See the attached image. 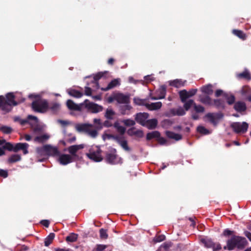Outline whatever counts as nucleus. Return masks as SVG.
Segmentation results:
<instances>
[{"instance_id": "f257e3e1", "label": "nucleus", "mask_w": 251, "mask_h": 251, "mask_svg": "<svg viewBox=\"0 0 251 251\" xmlns=\"http://www.w3.org/2000/svg\"><path fill=\"white\" fill-rule=\"evenodd\" d=\"M222 235L226 237L230 236L226 240V246L224 247L225 250H243L248 245V242L246 238L236 235L233 230L226 228L224 230Z\"/></svg>"}, {"instance_id": "f03ea898", "label": "nucleus", "mask_w": 251, "mask_h": 251, "mask_svg": "<svg viewBox=\"0 0 251 251\" xmlns=\"http://www.w3.org/2000/svg\"><path fill=\"white\" fill-rule=\"evenodd\" d=\"M84 144L75 145L69 147L67 149L70 154H60L58 161L63 165H67L73 162L80 161L83 158V153L80 151L84 148Z\"/></svg>"}, {"instance_id": "7ed1b4c3", "label": "nucleus", "mask_w": 251, "mask_h": 251, "mask_svg": "<svg viewBox=\"0 0 251 251\" xmlns=\"http://www.w3.org/2000/svg\"><path fill=\"white\" fill-rule=\"evenodd\" d=\"M33 134L36 136L34 139V142L43 144L42 147H37L36 149L37 156L39 161H43L47 158V145L46 142L47 141V135L44 133L43 126H32Z\"/></svg>"}, {"instance_id": "20e7f679", "label": "nucleus", "mask_w": 251, "mask_h": 251, "mask_svg": "<svg viewBox=\"0 0 251 251\" xmlns=\"http://www.w3.org/2000/svg\"><path fill=\"white\" fill-rule=\"evenodd\" d=\"M28 98L35 99L31 103V107L33 111L42 113L47 109V101L43 100L39 95L30 94Z\"/></svg>"}, {"instance_id": "39448f33", "label": "nucleus", "mask_w": 251, "mask_h": 251, "mask_svg": "<svg viewBox=\"0 0 251 251\" xmlns=\"http://www.w3.org/2000/svg\"><path fill=\"white\" fill-rule=\"evenodd\" d=\"M102 151L98 146H92L90 148L89 152L86 153L87 157L95 162H100L102 160Z\"/></svg>"}, {"instance_id": "423d86ee", "label": "nucleus", "mask_w": 251, "mask_h": 251, "mask_svg": "<svg viewBox=\"0 0 251 251\" xmlns=\"http://www.w3.org/2000/svg\"><path fill=\"white\" fill-rule=\"evenodd\" d=\"M116 130L120 134V136L117 140V142L126 151H130V149L128 146L127 142L123 136L125 134L126 128L125 126H114Z\"/></svg>"}, {"instance_id": "0eeeda50", "label": "nucleus", "mask_w": 251, "mask_h": 251, "mask_svg": "<svg viewBox=\"0 0 251 251\" xmlns=\"http://www.w3.org/2000/svg\"><path fill=\"white\" fill-rule=\"evenodd\" d=\"M147 140H151L154 139L160 145L168 146L169 142L167 139L160 136V133L157 131L149 132L147 134Z\"/></svg>"}, {"instance_id": "6e6552de", "label": "nucleus", "mask_w": 251, "mask_h": 251, "mask_svg": "<svg viewBox=\"0 0 251 251\" xmlns=\"http://www.w3.org/2000/svg\"><path fill=\"white\" fill-rule=\"evenodd\" d=\"M76 130L79 132L84 133L95 138L98 135V132L101 129L102 126H96L97 128H93L94 126H75Z\"/></svg>"}, {"instance_id": "1a4fd4ad", "label": "nucleus", "mask_w": 251, "mask_h": 251, "mask_svg": "<svg viewBox=\"0 0 251 251\" xmlns=\"http://www.w3.org/2000/svg\"><path fill=\"white\" fill-rule=\"evenodd\" d=\"M14 121L22 125L28 124L30 126H39L37 118L32 115H28L27 119L25 120L21 119L19 117H15Z\"/></svg>"}, {"instance_id": "9d476101", "label": "nucleus", "mask_w": 251, "mask_h": 251, "mask_svg": "<svg viewBox=\"0 0 251 251\" xmlns=\"http://www.w3.org/2000/svg\"><path fill=\"white\" fill-rule=\"evenodd\" d=\"M89 110L92 113H98L102 111L103 107L97 103L90 102L89 100H86L83 102V105Z\"/></svg>"}, {"instance_id": "9b49d317", "label": "nucleus", "mask_w": 251, "mask_h": 251, "mask_svg": "<svg viewBox=\"0 0 251 251\" xmlns=\"http://www.w3.org/2000/svg\"><path fill=\"white\" fill-rule=\"evenodd\" d=\"M165 134L167 138V139L169 142V145L171 144L170 141L176 142L181 140L182 138V135L181 133H176L173 131L166 130L165 132Z\"/></svg>"}, {"instance_id": "f8f14e48", "label": "nucleus", "mask_w": 251, "mask_h": 251, "mask_svg": "<svg viewBox=\"0 0 251 251\" xmlns=\"http://www.w3.org/2000/svg\"><path fill=\"white\" fill-rule=\"evenodd\" d=\"M224 115L221 112L216 113H207L205 117L210 122L211 124L216 125L219 120L223 117Z\"/></svg>"}, {"instance_id": "ddd939ff", "label": "nucleus", "mask_w": 251, "mask_h": 251, "mask_svg": "<svg viewBox=\"0 0 251 251\" xmlns=\"http://www.w3.org/2000/svg\"><path fill=\"white\" fill-rule=\"evenodd\" d=\"M149 114L146 112L137 113L135 116L136 122L141 126H145L147 120L149 118Z\"/></svg>"}, {"instance_id": "4468645a", "label": "nucleus", "mask_w": 251, "mask_h": 251, "mask_svg": "<svg viewBox=\"0 0 251 251\" xmlns=\"http://www.w3.org/2000/svg\"><path fill=\"white\" fill-rule=\"evenodd\" d=\"M115 100L119 103L128 104L130 102L129 96L123 93H117L115 95Z\"/></svg>"}, {"instance_id": "2eb2a0df", "label": "nucleus", "mask_w": 251, "mask_h": 251, "mask_svg": "<svg viewBox=\"0 0 251 251\" xmlns=\"http://www.w3.org/2000/svg\"><path fill=\"white\" fill-rule=\"evenodd\" d=\"M29 145L26 143H18L14 145V152L22 151L24 154L28 153Z\"/></svg>"}, {"instance_id": "dca6fc26", "label": "nucleus", "mask_w": 251, "mask_h": 251, "mask_svg": "<svg viewBox=\"0 0 251 251\" xmlns=\"http://www.w3.org/2000/svg\"><path fill=\"white\" fill-rule=\"evenodd\" d=\"M127 133L131 136H134L137 138H141L143 137L144 133L142 130L140 129H137L135 127L132 126L131 128H129L127 131Z\"/></svg>"}, {"instance_id": "f3484780", "label": "nucleus", "mask_w": 251, "mask_h": 251, "mask_svg": "<svg viewBox=\"0 0 251 251\" xmlns=\"http://www.w3.org/2000/svg\"><path fill=\"white\" fill-rule=\"evenodd\" d=\"M67 106L70 110L80 111L82 109V107L83 105V103L80 104L75 103L72 100H68L67 101Z\"/></svg>"}, {"instance_id": "a211bd4d", "label": "nucleus", "mask_w": 251, "mask_h": 251, "mask_svg": "<svg viewBox=\"0 0 251 251\" xmlns=\"http://www.w3.org/2000/svg\"><path fill=\"white\" fill-rule=\"evenodd\" d=\"M120 84V79L116 78L114 79L111 81L108 84L107 86L105 88H101V90L104 91H107L110 89H111L118 85Z\"/></svg>"}, {"instance_id": "6ab92c4d", "label": "nucleus", "mask_w": 251, "mask_h": 251, "mask_svg": "<svg viewBox=\"0 0 251 251\" xmlns=\"http://www.w3.org/2000/svg\"><path fill=\"white\" fill-rule=\"evenodd\" d=\"M106 161L111 164H116L117 161V155L115 153H108L105 156Z\"/></svg>"}, {"instance_id": "aec40b11", "label": "nucleus", "mask_w": 251, "mask_h": 251, "mask_svg": "<svg viewBox=\"0 0 251 251\" xmlns=\"http://www.w3.org/2000/svg\"><path fill=\"white\" fill-rule=\"evenodd\" d=\"M15 96L12 93H9L6 95V99H5V102L10 104L13 106H16L18 104V102L14 100Z\"/></svg>"}, {"instance_id": "412c9836", "label": "nucleus", "mask_w": 251, "mask_h": 251, "mask_svg": "<svg viewBox=\"0 0 251 251\" xmlns=\"http://www.w3.org/2000/svg\"><path fill=\"white\" fill-rule=\"evenodd\" d=\"M162 103L160 101L156 102H152L151 103H147L146 107L150 110H157L159 109L162 107Z\"/></svg>"}, {"instance_id": "4be33fe9", "label": "nucleus", "mask_w": 251, "mask_h": 251, "mask_svg": "<svg viewBox=\"0 0 251 251\" xmlns=\"http://www.w3.org/2000/svg\"><path fill=\"white\" fill-rule=\"evenodd\" d=\"M60 152L57 147H54L48 145V156L51 155L54 157H58Z\"/></svg>"}, {"instance_id": "5701e85b", "label": "nucleus", "mask_w": 251, "mask_h": 251, "mask_svg": "<svg viewBox=\"0 0 251 251\" xmlns=\"http://www.w3.org/2000/svg\"><path fill=\"white\" fill-rule=\"evenodd\" d=\"M234 108L236 111L239 112L245 111L247 109L245 103L242 101L236 102L234 105Z\"/></svg>"}, {"instance_id": "b1692460", "label": "nucleus", "mask_w": 251, "mask_h": 251, "mask_svg": "<svg viewBox=\"0 0 251 251\" xmlns=\"http://www.w3.org/2000/svg\"><path fill=\"white\" fill-rule=\"evenodd\" d=\"M186 80L183 81L182 79H176L170 82V85L176 88H179L185 85Z\"/></svg>"}, {"instance_id": "393cba45", "label": "nucleus", "mask_w": 251, "mask_h": 251, "mask_svg": "<svg viewBox=\"0 0 251 251\" xmlns=\"http://www.w3.org/2000/svg\"><path fill=\"white\" fill-rule=\"evenodd\" d=\"M248 126H231L232 130L236 134H241L247 132Z\"/></svg>"}, {"instance_id": "a878e982", "label": "nucleus", "mask_w": 251, "mask_h": 251, "mask_svg": "<svg viewBox=\"0 0 251 251\" xmlns=\"http://www.w3.org/2000/svg\"><path fill=\"white\" fill-rule=\"evenodd\" d=\"M237 77L240 79L243 78L247 80H251V74L247 69H245L243 72L238 74Z\"/></svg>"}, {"instance_id": "bb28decb", "label": "nucleus", "mask_w": 251, "mask_h": 251, "mask_svg": "<svg viewBox=\"0 0 251 251\" xmlns=\"http://www.w3.org/2000/svg\"><path fill=\"white\" fill-rule=\"evenodd\" d=\"M213 105L218 109H223L225 107V102L223 100L216 99L214 100Z\"/></svg>"}, {"instance_id": "cd10ccee", "label": "nucleus", "mask_w": 251, "mask_h": 251, "mask_svg": "<svg viewBox=\"0 0 251 251\" xmlns=\"http://www.w3.org/2000/svg\"><path fill=\"white\" fill-rule=\"evenodd\" d=\"M232 33L242 40H245L247 37L246 34L241 30L233 29Z\"/></svg>"}, {"instance_id": "c85d7f7f", "label": "nucleus", "mask_w": 251, "mask_h": 251, "mask_svg": "<svg viewBox=\"0 0 251 251\" xmlns=\"http://www.w3.org/2000/svg\"><path fill=\"white\" fill-rule=\"evenodd\" d=\"M170 111L173 115L183 116L185 114V110L181 107L176 109H172Z\"/></svg>"}, {"instance_id": "c756f323", "label": "nucleus", "mask_w": 251, "mask_h": 251, "mask_svg": "<svg viewBox=\"0 0 251 251\" xmlns=\"http://www.w3.org/2000/svg\"><path fill=\"white\" fill-rule=\"evenodd\" d=\"M201 91L204 94L208 95H211L213 92L212 85L209 84L207 85L203 86L201 88Z\"/></svg>"}, {"instance_id": "7c9ffc66", "label": "nucleus", "mask_w": 251, "mask_h": 251, "mask_svg": "<svg viewBox=\"0 0 251 251\" xmlns=\"http://www.w3.org/2000/svg\"><path fill=\"white\" fill-rule=\"evenodd\" d=\"M119 136H120V134L119 135L113 134L112 133H108V132H105L103 134L102 137H103V140H106V139H108V140L113 139L115 141H117V140L118 139Z\"/></svg>"}, {"instance_id": "2f4dec72", "label": "nucleus", "mask_w": 251, "mask_h": 251, "mask_svg": "<svg viewBox=\"0 0 251 251\" xmlns=\"http://www.w3.org/2000/svg\"><path fill=\"white\" fill-rule=\"evenodd\" d=\"M68 93L72 97L80 98L83 96V93L75 89H70L68 90Z\"/></svg>"}, {"instance_id": "473e14b6", "label": "nucleus", "mask_w": 251, "mask_h": 251, "mask_svg": "<svg viewBox=\"0 0 251 251\" xmlns=\"http://www.w3.org/2000/svg\"><path fill=\"white\" fill-rule=\"evenodd\" d=\"M200 101L206 105H213V101L212 100V99L210 98L209 96H204L201 97L200 98Z\"/></svg>"}, {"instance_id": "72a5a7b5", "label": "nucleus", "mask_w": 251, "mask_h": 251, "mask_svg": "<svg viewBox=\"0 0 251 251\" xmlns=\"http://www.w3.org/2000/svg\"><path fill=\"white\" fill-rule=\"evenodd\" d=\"M197 131L202 135H207L211 132V130L205 128V126H197Z\"/></svg>"}, {"instance_id": "f704fd0d", "label": "nucleus", "mask_w": 251, "mask_h": 251, "mask_svg": "<svg viewBox=\"0 0 251 251\" xmlns=\"http://www.w3.org/2000/svg\"><path fill=\"white\" fill-rule=\"evenodd\" d=\"M21 156L19 154H15L11 155L8 159V162L10 163H13L21 160Z\"/></svg>"}, {"instance_id": "c9c22d12", "label": "nucleus", "mask_w": 251, "mask_h": 251, "mask_svg": "<svg viewBox=\"0 0 251 251\" xmlns=\"http://www.w3.org/2000/svg\"><path fill=\"white\" fill-rule=\"evenodd\" d=\"M12 106L13 105L10 104L5 102L4 100L3 103H2L1 106V109L4 113H8L11 111L12 109Z\"/></svg>"}, {"instance_id": "e433bc0d", "label": "nucleus", "mask_w": 251, "mask_h": 251, "mask_svg": "<svg viewBox=\"0 0 251 251\" xmlns=\"http://www.w3.org/2000/svg\"><path fill=\"white\" fill-rule=\"evenodd\" d=\"M179 95L182 102L186 101V100L189 98L188 92L186 90H183L179 92Z\"/></svg>"}, {"instance_id": "4c0bfd02", "label": "nucleus", "mask_w": 251, "mask_h": 251, "mask_svg": "<svg viewBox=\"0 0 251 251\" xmlns=\"http://www.w3.org/2000/svg\"><path fill=\"white\" fill-rule=\"evenodd\" d=\"M78 238V235L75 233H71L66 237V241L68 242H75Z\"/></svg>"}, {"instance_id": "58836bf2", "label": "nucleus", "mask_w": 251, "mask_h": 251, "mask_svg": "<svg viewBox=\"0 0 251 251\" xmlns=\"http://www.w3.org/2000/svg\"><path fill=\"white\" fill-rule=\"evenodd\" d=\"M146 101V99H141L139 98H134L133 99L134 103L138 105H143L146 106V104L147 103Z\"/></svg>"}, {"instance_id": "ea45409f", "label": "nucleus", "mask_w": 251, "mask_h": 251, "mask_svg": "<svg viewBox=\"0 0 251 251\" xmlns=\"http://www.w3.org/2000/svg\"><path fill=\"white\" fill-rule=\"evenodd\" d=\"M115 113L111 109H107L105 114V117L107 120H112Z\"/></svg>"}, {"instance_id": "a19ab883", "label": "nucleus", "mask_w": 251, "mask_h": 251, "mask_svg": "<svg viewBox=\"0 0 251 251\" xmlns=\"http://www.w3.org/2000/svg\"><path fill=\"white\" fill-rule=\"evenodd\" d=\"M103 76V74L101 72L98 73L94 76V83L96 85L97 88H99V85L98 80Z\"/></svg>"}, {"instance_id": "79ce46f5", "label": "nucleus", "mask_w": 251, "mask_h": 251, "mask_svg": "<svg viewBox=\"0 0 251 251\" xmlns=\"http://www.w3.org/2000/svg\"><path fill=\"white\" fill-rule=\"evenodd\" d=\"M184 108L185 109V110H188L192 106H193L194 105V104H195V102L193 100H188V101H186L185 102H184Z\"/></svg>"}, {"instance_id": "37998d69", "label": "nucleus", "mask_w": 251, "mask_h": 251, "mask_svg": "<svg viewBox=\"0 0 251 251\" xmlns=\"http://www.w3.org/2000/svg\"><path fill=\"white\" fill-rule=\"evenodd\" d=\"M201 242L204 244L207 248H212L214 245V242L211 239H202Z\"/></svg>"}, {"instance_id": "c03bdc74", "label": "nucleus", "mask_w": 251, "mask_h": 251, "mask_svg": "<svg viewBox=\"0 0 251 251\" xmlns=\"http://www.w3.org/2000/svg\"><path fill=\"white\" fill-rule=\"evenodd\" d=\"M4 149L7 150L9 151H14V145L9 142H6L4 143V145L3 146Z\"/></svg>"}, {"instance_id": "a18cd8bd", "label": "nucleus", "mask_w": 251, "mask_h": 251, "mask_svg": "<svg viewBox=\"0 0 251 251\" xmlns=\"http://www.w3.org/2000/svg\"><path fill=\"white\" fill-rule=\"evenodd\" d=\"M194 109L196 113H203L204 111V108L201 105H197L196 103H195L194 105Z\"/></svg>"}, {"instance_id": "49530a36", "label": "nucleus", "mask_w": 251, "mask_h": 251, "mask_svg": "<svg viewBox=\"0 0 251 251\" xmlns=\"http://www.w3.org/2000/svg\"><path fill=\"white\" fill-rule=\"evenodd\" d=\"M158 121L156 119L154 118L150 120H147L145 126H157Z\"/></svg>"}, {"instance_id": "de8ad7c7", "label": "nucleus", "mask_w": 251, "mask_h": 251, "mask_svg": "<svg viewBox=\"0 0 251 251\" xmlns=\"http://www.w3.org/2000/svg\"><path fill=\"white\" fill-rule=\"evenodd\" d=\"M225 97L227 103L229 105H231L234 103L235 98L233 95H230V96L226 95Z\"/></svg>"}, {"instance_id": "09e8293b", "label": "nucleus", "mask_w": 251, "mask_h": 251, "mask_svg": "<svg viewBox=\"0 0 251 251\" xmlns=\"http://www.w3.org/2000/svg\"><path fill=\"white\" fill-rule=\"evenodd\" d=\"M100 237L101 239H106L108 237V234L107 233V231L105 229L101 228L100 230Z\"/></svg>"}, {"instance_id": "8fccbe9b", "label": "nucleus", "mask_w": 251, "mask_h": 251, "mask_svg": "<svg viewBox=\"0 0 251 251\" xmlns=\"http://www.w3.org/2000/svg\"><path fill=\"white\" fill-rule=\"evenodd\" d=\"M0 130L4 133L9 134L11 132L12 129L9 126H1Z\"/></svg>"}, {"instance_id": "3c124183", "label": "nucleus", "mask_w": 251, "mask_h": 251, "mask_svg": "<svg viewBox=\"0 0 251 251\" xmlns=\"http://www.w3.org/2000/svg\"><path fill=\"white\" fill-rule=\"evenodd\" d=\"M123 122L124 123L125 126H134L135 125V122L130 119L124 120Z\"/></svg>"}, {"instance_id": "603ef678", "label": "nucleus", "mask_w": 251, "mask_h": 251, "mask_svg": "<svg viewBox=\"0 0 251 251\" xmlns=\"http://www.w3.org/2000/svg\"><path fill=\"white\" fill-rule=\"evenodd\" d=\"M106 248V246L103 245H97L93 251H103Z\"/></svg>"}, {"instance_id": "864d4df0", "label": "nucleus", "mask_w": 251, "mask_h": 251, "mask_svg": "<svg viewBox=\"0 0 251 251\" xmlns=\"http://www.w3.org/2000/svg\"><path fill=\"white\" fill-rule=\"evenodd\" d=\"M60 104L58 103H53L52 105L50 106V109L53 112H57L60 108Z\"/></svg>"}, {"instance_id": "5fc2aeb1", "label": "nucleus", "mask_w": 251, "mask_h": 251, "mask_svg": "<svg viewBox=\"0 0 251 251\" xmlns=\"http://www.w3.org/2000/svg\"><path fill=\"white\" fill-rule=\"evenodd\" d=\"M213 251H218L222 249L221 245L219 243H214V245L212 247Z\"/></svg>"}, {"instance_id": "6e6d98bb", "label": "nucleus", "mask_w": 251, "mask_h": 251, "mask_svg": "<svg viewBox=\"0 0 251 251\" xmlns=\"http://www.w3.org/2000/svg\"><path fill=\"white\" fill-rule=\"evenodd\" d=\"M55 237L54 233H50L48 235V246L52 242Z\"/></svg>"}, {"instance_id": "4d7b16f0", "label": "nucleus", "mask_w": 251, "mask_h": 251, "mask_svg": "<svg viewBox=\"0 0 251 251\" xmlns=\"http://www.w3.org/2000/svg\"><path fill=\"white\" fill-rule=\"evenodd\" d=\"M197 92V89H192L190 90L189 91H187L188 95L189 98L194 96L196 94Z\"/></svg>"}, {"instance_id": "13d9d810", "label": "nucleus", "mask_w": 251, "mask_h": 251, "mask_svg": "<svg viewBox=\"0 0 251 251\" xmlns=\"http://www.w3.org/2000/svg\"><path fill=\"white\" fill-rule=\"evenodd\" d=\"M174 124L173 122L170 119H165L163 121L162 126H171Z\"/></svg>"}, {"instance_id": "bf43d9fd", "label": "nucleus", "mask_w": 251, "mask_h": 251, "mask_svg": "<svg viewBox=\"0 0 251 251\" xmlns=\"http://www.w3.org/2000/svg\"><path fill=\"white\" fill-rule=\"evenodd\" d=\"M103 126H119V123L118 121H116L113 125L112 123H110L108 120H106L104 122Z\"/></svg>"}, {"instance_id": "052dcab7", "label": "nucleus", "mask_w": 251, "mask_h": 251, "mask_svg": "<svg viewBox=\"0 0 251 251\" xmlns=\"http://www.w3.org/2000/svg\"><path fill=\"white\" fill-rule=\"evenodd\" d=\"M92 94V89L91 88L88 87H85V95L88 96H90Z\"/></svg>"}, {"instance_id": "680f3d73", "label": "nucleus", "mask_w": 251, "mask_h": 251, "mask_svg": "<svg viewBox=\"0 0 251 251\" xmlns=\"http://www.w3.org/2000/svg\"><path fill=\"white\" fill-rule=\"evenodd\" d=\"M8 176V173L7 171L2 169L0 170V176L3 177H6Z\"/></svg>"}, {"instance_id": "e2e57ef3", "label": "nucleus", "mask_w": 251, "mask_h": 251, "mask_svg": "<svg viewBox=\"0 0 251 251\" xmlns=\"http://www.w3.org/2000/svg\"><path fill=\"white\" fill-rule=\"evenodd\" d=\"M66 140L68 143L72 144L75 142V141L76 140V137L75 136H73L70 138H67Z\"/></svg>"}, {"instance_id": "0e129e2a", "label": "nucleus", "mask_w": 251, "mask_h": 251, "mask_svg": "<svg viewBox=\"0 0 251 251\" xmlns=\"http://www.w3.org/2000/svg\"><path fill=\"white\" fill-rule=\"evenodd\" d=\"M57 123L62 125V126H66L69 125L70 123L68 121L58 120H57Z\"/></svg>"}, {"instance_id": "69168bd1", "label": "nucleus", "mask_w": 251, "mask_h": 251, "mask_svg": "<svg viewBox=\"0 0 251 251\" xmlns=\"http://www.w3.org/2000/svg\"><path fill=\"white\" fill-rule=\"evenodd\" d=\"M24 139L26 141H30L31 140V137L30 135H28V134H24L22 136V138H21V139Z\"/></svg>"}, {"instance_id": "338daca9", "label": "nucleus", "mask_w": 251, "mask_h": 251, "mask_svg": "<svg viewBox=\"0 0 251 251\" xmlns=\"http://www.w3.org/2000/svg\"><path fill=\"white\" fill-rule=\"evenodd\" d=\"M231 126H248V124L246 122H242V124L240 122H236V123H233L231 125Z\"/></svg>"}, {"instance_id": "774afa93", "label": "nucleus", "mask_w": 251, "mask_h": 251, "mask_svg": "<svg viewBox=\"0 0 251 251\" xmlns=\"http://www.w3.org/2000/svg\"><path fill=\"white\" fill-rule=\"evenodd\" d=\"M244 234L251 241V233L248 231H245Z\"/></svg>"}]
</instances>
